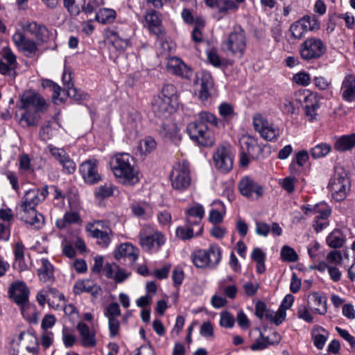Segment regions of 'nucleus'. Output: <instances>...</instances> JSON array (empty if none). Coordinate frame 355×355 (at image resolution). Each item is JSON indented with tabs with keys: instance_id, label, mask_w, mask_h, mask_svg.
I'll use <instances>...</instances> for the list:
<instances>
[{
	"instance_id": "obj_41",
	"label": "nucleus",
	"mask_w": 355,
	"mask_h": 355,
	"mask_svg": "<svg viewBox=\"0 0 355 355\" xmlns=\"http://www.w3.org/2000/svg\"><path fill=\"white\" fill-rule=\"evenodd\" d=\"M161 19L158 13L155 10H149L145 15V26H146L150 32L158 35L160 31Z\"/></svg>"
},
{
	"instance_id": "obj_22",
	"label": "nucleus",
	"mask_w": 355,
	"mask_h": 355,
	"mask_svg": "<svg viewBox=\"0 0 355 355\" xmlns=\"http://www.w3.org/2000/svg\"><path fill=\"white\" fill-rule=\"evenodd\" d=\"M331 214V207L325 202L315 205L313 228L317 232H321L329 225V218Z\"/></svg>"
},
{
	"instance_id": "obj_39",
	"label": "nucleus",
	"mask_w": 355,
	"mask_h": 355,
	"mask_svg": "<svg viewBox=\"0 0 355 355\" xmlns=\"http://www.w3.org/2000/svg\"><path fill=\"white\" fill-rule=\"evenodd\" d=\"M299 101L302 103L304 109L320 107V99L315 92L304 90L299 94Z\"/></svg>"
},
{
	"instance_id": "obj_35",
	"label": "nucleus",
	"mask_w": 355,
	"mask_h": 355,
	"mask_svg": "<svg viewBox=\"0 0 355 355\" xmlns=\"http://www.w3.org/2000/svg\"><path fill=\"white\" fill-rule=\"evenodd\" d=\"M21 218L26 223L33 226L35 228L39 229L44 224V218L43 215L37 213L36 209L27 210L21 211L20 210Z\"/></svg>"
},
{
	"instance_id": "obj_58",
	"label": "nucleus",
	"mask_w": 355,
	"mask_h": 355,
	"mask_svg": "<svg viewBox=\"0 0 355 355\" xmlns=\"http://www.w3.org/2000/svg\"><path fill=\"white\" fill-rule=\"evenodd\" d=\"M235 319L228 311H223L220 313L219 324L222 327L230 329L234 327Z\"/></svg>"
},
{
	"instance_id": "obj_49",
	"label": "nucleus",
	"mask_w": 355,
	"mask_h": 355,
	"mask_svg": "<svg viewBox=\"0 0 355 355\" xmlns=\"http://www.w3.org/2000/svg\"><path fill=\"white\" fill-rule=\"evenodd\" d=\"M42 86L44 88H48L52 92V99L55 104H60L62 103V98L60 97L61 87L50 80H44L42 82Z\"/></svg>"
},
{
	"instance_id": "obj_10",
	"label": "nucleus",
	"mask_w": 355,
	"mask_h": 355,
	"mask_svg": "<svg viewBox=\"0 0 355 355\" xmlns=\"http://www.w3.org/2000/svg\"><path fill=\"white\" fill-rule=\"evenodd\" d=\"M29 289L24 282H14L9 287V297L20 307L24 317H26V313L32 308L29 302Z\"/></svg>"
},
{
	"instance_id": "obj_62",
	"label": "nucleus",
	"mask_w": 355,
	"mask_h": 355,
	"mask_svg": "<svg viewBox=\"0 0 355 355\" xmlns=\"http://www.w3.org/2000/svg\"><path fill=\"white\" fill-rule=\"evenodd\" d=\"M62 81L67 87V95L69 96L76 97L77 89L73 87V83H71V76L70 72H67L66 71H64L62 74Z\"/></svg>"
},
{
	"instance_id": "obj_31",
	"label": "nucleus",
	"mask_w": 355,
	"mask_h": 355,
	"mask_svg": "<svg viewBox=\"0 0 355 355\" xmlns=\"http://www.w3.org/2000/svg\"><path fill=\"white\" fill-rule=\"evenodd\" d=\"M37 275L41 282L44 284H51L55 280L54 268L46 258L40 259V266L37 269Z\"/></svg>"
},
{
	"instance_id": "obj_4",
	"label": "nucleus",
	"mask_w": 355,
	"mask_h": 355,
	"mask_svg": "<svg viewBox=\"0 0 355 355\" xmlns=\"http://www.w3.org/2000/svg\"><path fill=\"white\" fill-rule=\"evenodd\" d=\"M139 238L142 248L148 252H158L166 242L164 234L148 224L142 227L139 234Z\"/></svg>"
},
{
	"instance_id": "obj_56",
	"label": "nucleus",
	"mask_w": 355,
	"mask_h": 355,
	"mask_svg": "<svg viewBox=\"0 0 355 355\" xmlns=\"http://www.w3.org/2000/svg\"><path fill=\"white\" fill-rule=\"evenodd\" d=\"M158 96H162L163 98H168L170 101L177 104L176 88L173 85H165L162 88V92Z\"/></svg>"
},
{
	"instance_id": "obj_16",
	"label": "nucleus",
	"mask_w": 355,
	"mask_h": 355,
	"mask_svg": "<svg viewBox=\"0 0 355 355\" xmlns=\"http://www.w3.org/2000/svg\"><path fill=\"white\" fill-rule=\"evenodd\" d=\"M36 299L39 304L44 306L46 303L54 309L63 307L65 303L64 295L56 288L46 287L41 289L37 294Z\"/></svg>"
},
{
	"instance_id": "obj_30",
	"label": "nucleus",
	"mask_w": 355,
	"mask_h": 355,
	"mask_svg": "<svg viewBox=\"0 0 355 355\" xmlns=\"http://www.w3.org/2000/svg\"><path fill=\"white\" fill-rule=\"evenodd\" d=\"M340 96L343 101L352 103L355 101V75L347 74L342 82Z\"/></svg>"
},
{
	"instance_id": "obj_23",
	"label": "nucleus",
	"mask_w": 355,
	"mask_h": 355,
	"mask_svg": "<svg viewBox=\"0 0 355 355\" xmlns=\"http://www.w3.org/2000/svg\"><path fill=\"white\" fill-rule=\"evenodd\" d=\"M306 305L313 313L324 315L327 313V301L325 296L317 291H311L305 295Z\"/></svg>"
},
{
	"instance_id": "obj_11",
	"label": "nucleus",
	"mask_w": 355,
	"mask_h": 355,
	"mask_svg": "<svg viewBox=\"0 0 355 355\" xmlns=\"http://www.w3.org/2000/svg\"><path fill=\"white\" fill-rule=\"evenodd\" d=\"M327 51V46L320 38L311 37L304 40L300 47L301 58L306 61L318 60Z\"/></svg>"
},
{
	"instance_id": "obj_57",
	"label": "nucleus",
	"mask_w": 355,
	"mask_h": 355,
	"mask_svg": "<svg viewBox=\"0 0 355 355\" xmlns=\"http://www.w3.org/2000/svg\"><path fill=\"white\" fill-rule=\"evenodd\" d=\"M1 60L6 62V64L16 69L17 66V56L10 48L4 47L2 49V58Z\"/></svg>"
},
{
	"instance_id": "obj_29",
	"label": "nucleus",
	"mask_w": 355,
	"mask_h": 355,
	"mask_svg": "<svg viewBox=\"0 0 355 355\" xmlns=\"http://www.w3.org/2000/svg\"><path fill=\"white\" fill-rule=\"evenodd\" d=\"M141 127V118L138 113H130L123 119V129L130 139L137 137Z\"/></svg>"
},
{
	"instance_id": "obj_54",
	"label": "nucleus",
	"mask_w": 355,
	"mask_h": 355,
	"mask_svg": "<svg viewBox=\"0 0 355 355\" xmlns=\"http://www.w3.org/2000/svg\"><path fill=\"white\" fill-rule=\"evenodd\" d=\"M196 227L194 225H189L186 223L185 227L179 226L176 229V236L182 240H187L196 235Z\"/></svg>"
},
{
	"instance_id": "obj_47",
	"label": "nucleus",
	"mask_w": 355,
	"mask_h": 355,
	"mask_svg": "<svg viewBox=\"0 0 355 355\" xmlns=\"http://www.w3.org/2000/svg\"><path fill=\"white\" fill-rule=\"evenodd\" d=\"M15 263L20 270H25L27 266L24 261V245L21 241L15 243L14 247Z\"/></svg>"
},
{
	"instance_id": "obj_3",
	"label": "nucleus",
	"mask_w": 355,
	"mask_h": 355,
	"mask_svg": "<svg viewBox=\"0 0 355 355\" xmlns=\"http://www.w3.org/2000/svg\"><path fill=\"white\" fill-rule=\"evenodd\" d=\"M37 338L28 332H21L10 343L12 355H37Z\"/></svg>"
},
{
	"instance_id": "obj_38",
	"label": "nucleus",
	"mask_w": 355,
	"mask_h": 355,
	"mask_svg": "<svg viewBox=\"0 0 355 355\" xmlns=\"http://www.w3.org/2000/svg\"><path fill=\"white\" fill-rule=\"evenodd\" d=\"M216 8L218 10V20H220L230 13L237 12L239 6L234 0H219Z\"/></svg>"
},
{
	"instance_id": "obj_19",
	"label": "nucleus",
	"mask_w": 355,
	"mask_h": 355,
	"mask_svg": "<svg viewBox=\"0 0 355 355\" xmlns=\"http://www.w3.org/2000/svg\"><path fill=\"white\" fill-rule=\"evenodd\" d=\"M19 26L24 32L30 33L38 44L45 43L50 39V31L43 24L35 21H21Z\"/></svg>"
},
{
	"instance_id": "obj_5",
	"label": "nucleus",
	"mask_w": 355,
	"mask_h": 355,
	"mask_svg": "<svg viewBox=\"0 0 355 355\" xmlns=\"http://www.w3.org/2000/svg\"><path fill=\"white\" fill-rule=\"evenodd\" d=\"M350 181L346 171L341 167L336 168L328 185L332 198L336 201H342L350 190Z\"/></svg>"
},
{
	"instance_id": "obj_13",
	"label": "nucleus",
	"mask_w": 355,
	"mask_h": 355,
	"mask_svg": "<svg viewBox=\"0 0 355 355\" xmlns=\"http://www.w3.org/2000/svg\"><path fill=\"white\" fill-rule=\"evenodd\" d=\"M252 124L254 130L261 137L270 141H275L279 136L280 130L274 123L269 122L266 118L259 113L253 116Z\"/></svg>"
},
{
	"instance_id": "obj_64",
	"label": "nucleus",
	"mask_w": 355,
	"mask_h": 355,
	"mask_svg": "<svg viewBox=\"0 0 355 355\" xmlns=\"http://www.w3.org/2000/svg\"><path fill=\"white\" fill-rule=\"evenodd\" d=\"M293 80L297 85L307 86L311 83V76L306 71H301L295 74Z\"/></svg>"
},
{
	"instance_id": "obj_28",
	"label": "nucleus",
	"mask_w": 355,
	"mask_h": 355,
	"mask_svg": "<svg viewBox=\"0 0 355 355\" xmlns=\"http://www.w3.org/2000/svg\"><path fill=\"white\" fill-rule=\"evenodd\" d=\"M76 329L79 333L80 342L82 346L92 348L96 345V332L94 328H90L84 322H80L78 323Z\"/></svg>"
},
{
	"instance_id": "obj_53",
	"label": "nucleus",
	"mask_w": 355,
	"mask_h": 355,
	"mask_svg": "<svg viewBox=\"0 0 355 355\" xmlns=\"http://www.w3.org/2000/svg\"><path fill=\"white\" fill-rule=\"evenodd\" d=\"M191 259L193 264L197 268H209V264L206 259V254L205 250L200 249L194 251L191 254Z\"/></svg>"
},
{
	"instance_id": "obj_60",
	"label": "nucleus",
	"mask_w": 355,
	"mask_h": 355,
	"mask_svg": "<svg viewBox=\"0 0 355 355\" xmlns=\"http://www.w3.org/2000/svg\"><path fill=\"white\" fill-rule=\"evenodd\" d=\"M103 4L104 0H88L87 3L86 0H85V3H83L81 8L85 13L91 14Z\"/></svg>"
},
{
	"instance_id": "obj_26",
	"label": "nucleus",
	"mask_w": 355,
	"mask_h": 355,
	"mask_svg": "<svg viewBox=\"0 0 355 355\" xmlns=\"http://www.w3.org/2000/svg\"><path fill=\"white\" fill-rule=\"evenodd\" d=\"M176 104L170 101L168 98H163L157 96L152 104L153 111L159 118H167L175 110Z\"/></svg>"
},
{
	"instance_id": "obj_50",
	"label": "nucleus",
	"mask_w": 355,
	"mask_h": 355,
	"mask_svg": "<svg viewBox=\"0 0 355 355\" xmlns=\"http://www.w3.org/2000/svg\"><path fill=\"white\" fill-rule=\"evenodd\" d=\"M138 148L141 154L147 155L156 149L157 142L153 137H146L139 141Z\"/></svg>"
},
{
	"instance_id": "obj_18",
	"label": "nucleus",
	"mask_w": 355,
	"mask_h": 355,
	"mask_svg": "<svg viewBox=\"0 0 355 355\" xmlns=\"http://www.w3.org/2000/svg\"><path fill=\"white\" fill-rule=\"evenodd\" d=\"M238 187L241 195L249 199H258L263 193V187L249 176L243 177Z\"/></svg>"
},
{
	"instance_id": "obj_12",
	"label": "nucleus",
	"mask_w": 355,
	"mask_h": 355,
	"mask_svg": "<svg viewBox=\"0 0 355 355\" xmlns=\"http://www.w3.org/2000/svg\"><path fill=\"white\" fill-rule=\"evenodd\" d=\"M194 84L200 101L204 104H209L214 87L211 73L204 70L198 71L196 73Z\"/></svg>"
},
{
	"instance_id": "obj_48",
	"label": "nucleus",
	"mask_w": 355,
	"mask_h": 355,
	"mask_svg": "<svg viewBox=\"0 0 355 355\" xmlns=\"http://www.w3.org/2000/svg\"><path fill=\"white\" fill-rule=\"evenodd\" d=\"M327 245L332 248H341L345 243V236L340 230H334L327 237Z\"/></svg>"
},
{
	"instance_id": "obj_14",
	"label": "nucleus",
	"mask_w": 355,
	"mask_h": 355,
	"mask_svg": "<svg viewBox=\"0 0 355 355\" xmlns=\"http://www.w3.org/2000/svg\"><path fill=\"white\" fill-rule=\"evenodd\" d=\"M319 28L320 23L317 17L314 15H306L291 24L289 31L292 38L300 40L308 31Z\"/></svg>"
},
{
	"instance_id": "obj_55",
	"label": "nucleus",
	"mask_w": 355,
	"mask_h": 355,
	"mask_svg": "<svg viewBox=\"0 0 355 355\" xmlns=\"http://www.w3.org/2000/svg\"><path fill=\"white\" fill-rule=\"evenodd\" d=\"M313 313L306 304H301L297 309V315L299 319L307 323H313Z\"/></svg>"
},
{
	"instance_id": "obj_2",
	"label": "nucleus",
	"mask_w": 355,
	"mask_h": 355,
	"mask_svg": "<svg viewBox=\"0 0 355 355\" xmlns=\"http://www.w3.org/2000/svg\"><path fill=\"white\" fill-rule=\"evenodd\" d=\"M112 171L116 178L125 184H134L139 181L138 171L134 158L128 153H118L110 161Z\"/></svg>"
},
{
	"instance_id": "obj_7",
	"label": "nucleus",
	"mask_w": 355,
	"mask_h": 355,
	"mask_svg": "<svg viewBox=\"0 0 355 355\" xmlns=\"http://www.w3.org/2000/svg\"><path fill=\"white\" fill-rule=\"evenodd\" d=\"M171 184L173 189L184 191L191 183L189 164L186 161L175 164L170 173Z\"/></svg>"
},
{
	"instance_id": "obj_20",
	"label": "nucleus",
	"mask_w": 355,
	"mask_h": 355,
	"mask_svg": "<svg viewBox=\"0 0 355 355\" xmlns=\"http://www.w3.org/2000/svg\"><path fill=\"white\" fill-rule=\"evenodd\" d=\"M185 214L187 224L196 226V236L200 235L203 230V226L201 223L202 219L205 216L203 206L198 203H193L187 209Z\"/></svg>"
},
{
	"instance_id": "obj_15",
	"label": "nucleus",
	"mask_w": 355,
	"mask_h": 355,
	"mask_svg": "<svg viewBox=\"0 0 355 355\" xmlns=\"http://www.w3.org/2000/svg\"><path fill=\"white\" fill-rule=\"evenodd\" d=\"M49 194L48 186L44 185L41 188H33L26 191L21 205L20 210L26 211L27 210L35 209V207L43 202Z\"/></svg>"
},
{
	"instance_id": "obj_9",
	"label": "nucleus",
	"mask_w": 355,
	"mask_h": 355,
	"mask_svg": "<svg viewBox=\"0 0 355 355\" xmlns=\"http://www.w3.org/2000/svg\"><path fill=\"white\" fill-rule=\"evenodd\" d=\"M132 30L128 26L114 28L107 31L106 37L114 48L120 52L132 46Z\"/></svg>"
},
{
	"instance_id": "obj_52",
	"label": "nucleus",
	"mask_w": 355,
	"mask_h": 355,
	"mask_svg": "<svg viewBox=\"0 0 355 355\" xmlns=\"http://www.w3.org/2000/svg\"><path fill=\"white\" fill-rule=\"evenodd\" d=\"M179 132V128L176 123L168 121L162 124V134L171 139H175Z\"/></svg>"
},
{
	"instance_id": "obj_1",
	"label": "nucleus",
	"mask_w": 355,
	"mask_h": 355,
	"mask_svg": "<svg viewBox=\"0 0 355 355\" xmlns=\"http://www.w3.org/2000/svg\"><path fill=\"white\" fill-rule=\"evenodd\" d=\"M19 108L24 110L19 124L24 128L36 126L38 121L37 112L47 110L48 104L38 93L32 90L26 91L20 97Z\"/></svg>"
},
{
	"instance_id": "obj_51",
	"label": "nucleus",
	"mask_w": 355,
	"mask_h": 355,
	"mask_svg": "<svg viewBox=\"0 0 355 355\" xmlns=\"http://www.w3.org/2000/svg\"><path fill=\"white\" fill-rule=\"evenodd\" d=\"M331 150V146L327 143H320L310 150V154L314 159H320L327 155Z\"/></svg>"
},
{
	"instance_id": "obj_33",
	"label": "nucleus",
	"mask_w": 355,
	"mask_h": 355,
	"mask_svg": "<svg viewBox=\"0 0 355 355\" xmlns=\"http://www.w3.org/2000/svg\"><path fill=\"white\" fill-rule=\"evenodd\" d=\"M73 292L76 295L91 293L94 297H97L100 295L101 288L89 279L78 280L73 286Z\"/></svg>"
},
{
	"instance_id": "obj_43",
	"label": "nucleus",
	"mask_w": 355,
	"mask_h": 355,
	"mask_svg": "<svg viewBox=\"0 0 355 355\" xmlns=\"http://www.w3.org/2000/svg\"><path fill=\"white\" fill-rule=\"evenodd\" d=\"M214 208L210 211L209 220L211 223L217 224L220 223L225 214V207L224 204L220 201L216 200L213 202Z\"/></svg>"
},
{
	"instance_id": "obj_37",
	"label": "nucleus",
	"mask_w": 355,
	"mask_h": 355,
	"mask_svg": "<svg viewBox=\"0 0 355 355\" xmlns=\"http://www.w3.org/2000/svg\"><path fill=\"white\" fill-rule=\"evenodd\" d=\"M115 257L117 259L128 258L131 261H135L138 257V250L130 243H123L115 252Z\"/></svg>"
},
{
	"instance_id": "obj_59",
	"label": "nucleus",
	"mask_w": 355,
	"mask_h": 355,
	"mask_svg": "<svg viewBox=\"0 0 355 355\" xmlns=\"http://www.w3.org/2000/svg\"><path fill=\"white\" fill-rule=\"evenodd\" d=\"M281 257L284 261L295 262L298 259V256L293 248L284 245L281 250Z\"/></svg>"
},
{
	"instance_id": "obj_45",
	"label": "nucleus",
	"mask_w": 355,
	"mask_h": 355,
	"mask_svg": "<svg viewBox=\"0 0 355 355\" xmlns=\"http://www.w3.org/2000/svg\"><path fill=\"white\" fill-rule=\"evenodd\" d=\"M132 211L137 217L147 220L153 216L152 207L148 204H135L131 207Z\"/></svg>"
},
{
	"instance_id": "obj_8",
	"label": "nucleus",
	"mask_w": 355,
	"mask_h": 355,
	"mask_svg": "<svg viewBox=\"0 0 355 355\" xmlns=\"http://www.w3.org/2000/svg\"><path fill=\"white\" fill-rule=\"evenodd\" d=\"M187 132L190 138L198 145L210 147L215 142L213 131L202 122H191L187 125Z\"/></svg>"
},
{
	"instance_id": "obj_63",
	"label": "nucleus",
	"mask_w": 355,
	"mask_h": 355,
	"mask_svg": "<svg viewBox=\"0 0 355 355\" xmlns=\"http://www.w3.org/2000/svg\"><path fill=\"white\" fill-rule=\"evenodd\" d=\"M95 194L99 198H108L113 195V186L111 183H105L101 185L95 191Z\"/></svg>"
},
{
	"instance_id": "obj_21",
	"label": "nucleus",
	"mask_w": 355,
	"mask_h": 355,
	"mask_svg": "<svg viewBox=\"0 0 355 355\" xmlns=\"http://www.w3.org/2000/svg\"><path fill=\"white\" fill-rule=\"evenodd\" d=\"M12 40L17 49L25 55L30 56L38 51V43L26 37L21 30H17L12 37Z\"/></svg>"
},
{
	"instance_id": "obj_61",
	"label": "nucleus",
	"mask_w": 355,
	"mask_h": 355,
	"mask_svg": "<svg viewBox=\"0 0 355 355\" xmlns=\"http://www.w3.org/2000/svg\"><path fill=\"white\" fill-rule=\"evenodd\" d=\"M121 314L119 305L116 302L109 304L104 311V315L107 319L117 318Z\"/></svg>"
},
{
	"instance_id": "obj_32",
	"label": "nucleus",
	"mask_w": 355,
	"mask_h": 355,
	"mask_svg": "<svg viewBox=\"0 0 355 355\" xmlns=\"http://www.w3.org/2000/svg\"><path fill=\"white\" fill-rule=\"evenodd\" d=\"M257 139L250 135H243L239 140V144L241 148L240 164L241 166L246 167L250 163V158L248 157V153L254 146V144Z\"/></svg>"
},
{
	"instance_id": "obj_17",
	"label": "nucleus",
	"mask_w": 355,
	"mask_h": 355,
	"mask_svg": "<svg viewBox=\"0 0 355 355\" xmlns=\"http://www.w3.org/2000/svg\"><path fill=\"white\" fill-rule=\"evenodd\" d=\"M216 167L223 173L229 172L233 166V154L229 144L219 146L213 155Z\"/></svg>"
},
{
	"instance_id": "obj_42",
	"label": "nucleus",
	"mask_w": 355,
	"mask_h": 355,
	"mask_svg": "<svg viewBox=\"0 0 355 355\" xmlns=\"http://www.w3.org/2000/svg\"><path fill=\"white\" fill-rule=\"evenodd\" d=\"M81 221L80 216L77 212L69 211L62 218L56 220L55 225L59 229H64L73 224H79Z\"/></svg>"
},
{
	"instance_id": "obj_25",
	"label": "nucleus",
	"mask_w": 355,
	"mask_h": 355,
	"mask_svg": "<svg viewBox=\"0 0 355 355\" xmlns=\"http://www.w3.org/2000/svg\"><path fill=\"white\" fill-rule=\"evenodd\" d=\"M98 166V162L96 159H87L80 164V173L85 182L95 184L101 180Z\"/></svg>"
},
{
	"instance_id": "obj_6",
	"label": "nucleus",
	"mask_w": 355,
	"mask_h": 355,
	"mask_svg": "<svg viewBox=\"0 0 355 355\" xmlns=\"http://www.w3.org/2000/svg\"><path fill=\"white\" fill-rule=\"evenodd\" d=\"M225 51L230 52L233 55L241 58L246 48V36L245 31L240 26H234L232 30L222 42Z\"/></svg>"
},
{
	"instance_id": "obj_27",
	"label": "nucleus",
	"mask_w": 355,
	"mask_h": 355,
	"mask_svg": "<svg viewBox=\"0 0 355 355\" xmlns=\"http://www.w3.org/2000/svg\"><path fill=\"white\" fill-rule=\"evenodd\" d=\"M166 68L168 71L183 78L189 79L193 75L191 67L177 57H172L168 60Z\"/></svg>"
},
{
	"instance_id": "obj_24",
	"label": "nucleus",
	"mask_w": 355,
	"mask_h": 355,
	"mask_svg": "<svg viewBox=\"0 0 355 355\" xmlns=\"http://www.w3.org/2000/svg\"><path fill=\"white\" fill-rule=\"evenodd\" d=\"M47 149L51 155L62 165L64 173L72 174L75 172L76 168V164L64 148L49 145Z\"/></svg>"
},
{
	"instance_id": "obj_46",
	"label": "nucleus",
	"mask_w": 355,
	"mask_h": 355,
	"mask_svg": "<svg viewBox=\"0 0 355 355\" xmlns=\"http://www.w3.org/2000/svg\"><path fill=\"white\" fill-rule=\"evenodd\" d=\"M219 291L229 299H234L238 293V287L236 283L228 284L227 280H221L218 286Z\"/></svg>"
},
{
	"instance_id": "obj_40",
	"label": "nucleus",
	"mask_w": 355,
	"mask_h": 355,
	"mask_svg": "<svg viewBox=\"0 0 355 355\" xmlns=\"http://www.w3.org/2000/svg\"><path fill=\"white\" fill-rule=\"evenodd\" d=\"M89 234L97 239L98 244L102 247H107L111 242V236L112 231L111 229L99 230L98 229H92L93 227L90 225Z\"/></svg>"
},
{
	"instance_id": "obj_44",
	"label": "nucleus",
	"mask_w": 355,
	"mask_h": 355,
	"mask_svg": "<svg viewBox=\"0 0 355 355\" xmlns=\"http://www.w3.org/2000/svg\"><path fill=\"white\" fill-rule=\"evenodd\" d=\"M116 17V11L111 8L99 9L95 15V20L102 24L112 23Z\"/></svg>"
},
{
	"instance_id": "obj_36",
	"label": "nucleus",
	"mask_w": 355,
	"mask_h": 355,
	"mask_svg": "<svg viewBox=\"0 0 355 355\" xmlns=\"http://www.w3.org/2000/svg\"><path fill=\"white\" fill-rule=\"evenodd\" d=\"M355 146V133L344 135L335 141L334 148L336 150L343 153L351 150Z\"/></svg>"
},
{
	"instance_id": "obj_34",
	"label": "nucleus",
	"mask_w": 355,
	"mask_h": 355,
	"mask_svg": "<svg viewBox=\"0 0 355 355\" xmlns=\"http://www.w3.org/2000/svg\"><path fill=\"white\" fill-rule=\"evenodd\" d=\"M206 254V259L209 268L216 267L222 258V250L216 243L211 244L207 249H204Z\"/></svg>"
}]
</instances>
